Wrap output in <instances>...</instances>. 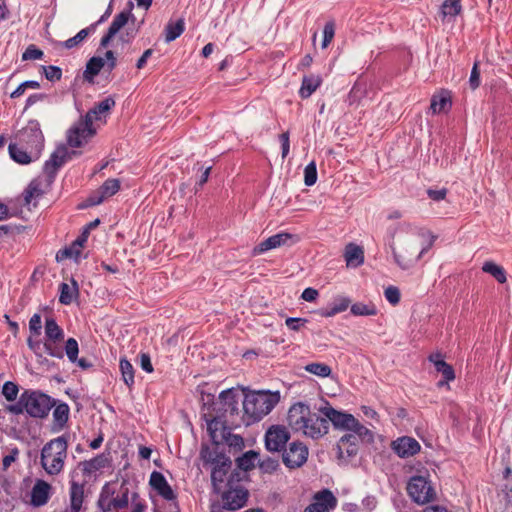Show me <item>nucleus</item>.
<instances>
[{
  "instance_id": "15",
  "label": "nucleus",
  "mask_w": 512,
  "mask_h": 512,
  "mask_svg": "<svg viewBox=\"0 0 512 512\" xmlns=\"http://www.w3.org/2000/svg\"><path fill=\"white\" fill-rule=\"evenodd\" d=\"M134 20L131 9L124 10L117 14L110 24L107 33L101 38L100 47L106 48L111 40L120 32V30L128 24L129 20Z\"/></svg>"
},
{
  "instance_id": "26",
  "label": "nucleus",
  "mask_w": 512,
  "mask_h": 512,
  "mask_svg": "<svg viewBox=\"0 0 512 512\" xmlns=\"http://www.w3.org/2000/svg\"><path fill=\"white\" fill-rule=\"evenodd\" d=\"M69 496L70 505L64 512H80L84 501V485L72 481Z\"/></svg>"
},
{
  "instance_id": "28",
  "label": "nucleus",
  "mask_w": 512,
  "mask_h": 512,
  "mask_svg": "<svg viewBox=\"0 0 512 512\" xmlns=\"http://www.w3.org/2000/svg\"><path fill=\"white\" fill-rule=\"evenodd\" d=\"M322 78L319 75H308L302 79V84L299 90L301 98L306 99L312 95L313 92L321 85Z\"/></svg>"
},
{
  "instance_id": "4",
  "label": "nucleus",
  "mask_w": 512,
  "mask_h": 512,
  "mask_svg": "<svg viewBox=\"0 0 512 512\" xmlns=\"http://www.w3.org/2000/svg\"><path fill=\"white\" fill-rule=\"evenodd\" d=\"M67 449L68 437L66 435L54 438L43 446L40 462L47 474L54 476L63 470Z\"/></svg>"
},
{
  "instance_id": "52",
  "label": "nucleus",
  "mask_w": 512,
  "mask_h": 512,
  "mask_svg": "<svg viewBox=\"0 0 512 512\" xmlns=\"http://www.w3.org/2000/svg\"><path fill=\"white\" fill-rule=\"evenodd\" d=\"M65 352L71 362H76L79 352L78 343L74 338H69L65 344Z\"/></svg>"
},
{
  "instance_id": "64",
  "label": "nucleus",
  "mask_w": 512,
  "mask_h": 512,
  "mask_svg": "<svg viewBox=\"0 0 512 512\" xmlns=\"http://www.w3.org/2000/svg\"><path fill=\"white\" fill-rule=\"evenodd\" d=\"M318 297V291L314 288H306L301 295V298L307 302H313Z\"/></svg>"
},
{
  "instance_id": "36",
  "label": "nucleus",
  "mask_w": 512,
  "mask_h": 512,
  "mask_svg": "<svg viewBox=\"0 0 512 512\" xmlns=\"http://www.w3.org/2000/svg\"><path fill=\"white\" fill-rule=\"evenodd\" d=\"M184 29L185 24L183 19H179L176 22H169L164 30L165 41L167 43L174 41L184 32Z\"/></svg>"
},
{
  "instance_id": "49",
  "label": "nucleus",
  "mask_w": 512,
  "mask_h": 512,
  "mask_svg": "<svg viewBox=\"0 0 512 512\" xmlns=\"http://www.w3.org/2000/svg\"><path fill=\"white\" fill-rule=\"evenodd\" d=\"M317 181V168L314 161L310 162L304 169V183L307 186H312Z\"/></svg>"
},
{
  "instance_id": "12",
  "label": "nucleus",
  "mask_w": 512,
  "mask_h": 512,
  "mask_svg": "<svg viewBox=\"0 0 512 512\" xmlns=\"http://www.w3.org/2000/svg\"><path fill=\"white\" fill-rule=\"evenodd\" d=\"M128 492V488H125L120 495L113 497L107 502L104 499H100L99 504L103 512H120L122 509L127 508L129 504ZM144 509L145 505L138 502L133 504L131 512H144Z\"/></svg>"
},
{
  "instance_id": "3",
  "label": "nucleus",
  "mask_w": 512,
  "mask_h": 512,
  "mask_svg": "<svg viewBox=\"0 0 512 512\" xmlns=\"http://www.w3.org/2000/svg\"><path fill=\"white\" fill-rule=\"evenodd\" d=\"M280 400L279 392L255 391L245 395L243 410L247 423L260 421Z\"/></svg>"
},
{
  "instance_id": "62",
  "label": "nucleus",
  "mask_w": 512,
  "mask_h": 512,
  "mask_svg": "<svg viewBox=\"0 0 512 512\" xmlns=\"http://www.w3.org/2000/svg\"><path fill=\"white\" fill-rule=\"evenodd\" d=\"M427 195L429 196L430 199H432L434 201H441V200L445 199V197L447 195V189L446 188H442L440 190L428 189Z\"/></svg>"
},
{
  "instance_id": "32",
  "label": "nucleus",
  "mask_w": 512,
  "mask_h": 512,
  "mask_svg": "<svg viewBox=\"0 0 512 512\" xmlns=\"http://www.w3.org/2000/svg\"><path fill=\"white\" fill-rule=\"evenodd\" d=\"M78 291V284L74 279H72V286L67 283H61L59 302L64 305L71 304L75 296L78 295Z\"/></svg>"
},
{
  "instance_id": "63",
  "label": "nucleus",
  "mask_w": 512,
  "mask_h": 512,
  "mask_svg": "<svg viewBox=\"0 0 512 512\" xmlns=\"http://www.w3.org/2000/svg\"><path fill=\"white\" fill-rule=\"evenodd\" d=\"M140 365H141V368L144 371H146L147 373L153 372V366H152L149 354L142 353L140 355Z\"/></svg>"
},
{
  "instance_id": "11",
  "label": "nucleus",
  "mask_w": 512,
  "mask_h": 512,
  "mask_svg": "<svg viewBox=\"0 0 512 512\" xmlns=\"http://www.w3.org/2000/svg\"><path fill=\"white\" fill-rule=\"evenodd\" d=\"M319 411L336 429L351 431L356 423V418L352 414L338 411L329 405L321 407Z\"/></svg>"
},
{
  "instance_id": "55",
  "label": "nucleus",
  "mask_w": 512,
  "mask_h": 512,
  "mask_svg": "<svg viewBox=\"0 0 512 512\" xmlns=\"http://www.w3.org/2000/svg\"><path fill=\"white\" fill-rule=\"evenodd\" d=\"M385 298L391 304L395 305L400 301V291L395 286H389L384 291Z\"/></svg>"
},
{
  "instance_id": "59",
  "label": "nucleus",
  "mask_w": 512,
  "mask_h": 512,
  "mask_svg": "<svg viewBox=\"0 0 512 512\" xmlns=\"http://www.w3.org/2000/svg\"><path fill=\"white\" fill-rule=\"evenodd\" d=\"M279 141L281 143V148H282V159H285L290 151L289 132L286 131V132L280 134Z\"/></svg>"
},
{
  "instance_id": "23",
  "label": "nucleus",
  "mask_w": 512,
  "mask_h": 512,
  "mask_svg": "<svg viewBox=\"0 0 512 512\" xmlns=\"http://www.w3.org/2000/svg\"><path fill=\"white\" fill-rule=\"evenodd\" d=\"M149 484L165 500L171 501L176 498L174 491L162 473L153 471L150 475Z\"/></svg>"
},
{
  "instance_id": "53",
  "label": "nucleus",
  "mask_w": 512,
  "mask_h": 512,
  "mask_svg": "<svg viewBox=\"0 0 512 512\" xmlns=\"http://www.w3.org/2000/svg\"><path fill=\"white\" fill-rule=\"evenodd\" d=\"M350 305V299L346 297H342L336 300L334 303V306L332 307L331 311L328 312L327 316H332L337 313L345 311Z\"/></svg>"
},
{
  "instance_id": "44",
  "label": "nucleus",
  "mask_w": 512,
  "mask_h": 512,
  "mask_svg": "<svg viewBox=\"0 0 512 512\" xmlns=\"http://www.w3.org/2000/svg\"><path fill=\"white\" fill-rule=\"evenodd\" d=\"M258 454L254 451H248L236 460L239 469L249 471L254 468V461Z\"/></svg>"
},
{
  "instance_id": "25",
  "label": "nucleus",
  "mask_w": 512,
  "mask_h": 512,
  "mask_svg": "<svg viewBox=\"0 0 512 512\" xmlns=\"http://www.w3.org/2000/svg\"><path fill=\"white\" fill-rule=\"evenodd\" d=\"M429 361L434 364L436 371L441 373L443 376V380L438 382V386L441 387L455 379L453 367L442 359V355L440 353L431 354L429 356Z\"/></svg>"
},
{
  "instance_id": "61",
  "label": "nucleus",
  "mask_w": 512,
  "mask_h": 512,
  "mask_svg": "<svg viewBox=\"0 0 512 512\" xmlns=\"http://www.w3.org/2000/svg\"><path fill=\"white\" fill-rule=\"evenodd\" d=\"M18 455H19L18 448H12L10 450V453L8 455L4 456V458H3V461H2L3 469L4 470L8 469L10 467V465L16 461Z\"/></svg>"
},
{
  "instance_id": "2",
  "label": "nucleus",
  "mask_w": 512,
  "mask_h": 512,
  "mask_svg": "<svg viewBox=\"0 0 512 512\" xmlns=\"http://www.w3.org/2000/svg\"><path fill=\"white\" fill-rule=\"evenodd\" d=\"M287 420L293 430L302 431L313 439L324 436L329 429L327 417L311 412L303 403H296L289 409Z\"/></svg>"
},
{
  "instance_id": "33",
  "label": "nucleus",
  "mask_w": 512,
  "mask_h": 512,
  "mask_svg": "<svg viewBox=\"0 0 512 512\" xmlns=\"http://www.w3.org/2000/svg\"><path fill=\"white\" fill-rule=\"evenodd\" d=\"M247 493L242 490L229 492L225 495L226 505L230 510H236L243 507L246 503Z\"/></svg>"
},
{
  "instance_id": "42",
  "label": "nucleus",
  "mask_w": 512,
  "mask_h": 512,
  "mask_svg": "<svg viewBox=\"0 0 512 512\" xmlns=\"http://www.w3.org/2000/svg\"><path fill=\"white\" fill-rule=\"evenodd\" d=\"M120 370H121L122 379H123L124 383L129 388H131L132 385L134 384V369H133L132 364L126 359H121L120 360Z\"/></svg>"
},
{
  "instance_id": "60",
  "label": "nucleus",
  "mask_w": 512,
  "mask_h": 512,
  "mask_svg": "<svg viewBox=\"0 0 512 512\" xmlns=\"http://www.w3.org/2000/svg\"><path fill=\"white\" fill-rule=\"evenodd\" d=\"M306 322L307 320L303 318L289 317L286 319L285 324L289 329L298 331L300 327L303 326Z\"/></svg>"
},
{
  "instance_id": "51",
  "label": "nucleus",
  "mask_w": 512,
  "mask_h": 512,
  "mask_svg": "<svg viewBox=\"0 0 512 512\" xmlns=\"http://www.w3.org/2000/svg\"><path fill=\"white\" fill-rule=\"evenodd\" d=\"M335 35V24L333 21H328L323 29L322 48L325 49L332 42Z\"/></svg>"
},
{
  "instance_id": "16",
  "label": "nucleus",
  "mask_w": 512,
  "mask_h": 512,
  "mask_svg": "<svg viewBox=\"0 0 512 512\" xmlns=\"http://www.w3.org/2000/svg\"><path fill=\"white\" fill-rule=\"evenodd\" d=\"M337 504L334 494L324 489L314 496V502L307 506L304 512H329Z\"/></svg>"
},
{
  "instance_id": "8",
  "label": "nucleus",
  "mask_w": 512,
  "mask_h": 512,
  "mask_svg": "<svg viewBox=\"0 0 512 512\" xmlns=\"http://www.w3.org/2000/svg\"><path fill=\"white\" fill-rule=\"evenodd\" d=\"M17 139L19 144L25 145L27 149L37 156L44 143V136L37 121H29L28 124L22 128L18 134Z\"/></svg>"
},
{
  "instance_id": "43",
  "label": "nucleus",
  "mask_w": 512,
  "mask_h": 512,
  "mask_svg": "<svg viewBox=\"0 0 512 512\" xmlns=\"http://www.w3.org/2000/svg\"><path fill=\"white\" fill-rule=\"evenodd\" d=\"M351 432H353V435H356L358 437V442L366 441V442H372L374 439V435L371 430H369L367 427L363 426L357 419L356 423L353 425Z\"/></svg>"
},
{
  "instance_id": "30",
  "label": "nucleus",
  "mask_w": 512,
  "mask_h": 512,
  "mask_svg": "<svg viewBox=\"0 0 512 512\" xmlns=\"http://www.w3.org/2000/svg\"><path fill=\"white\" fill-rule=\"evenodd\" d=\"M231 467V460H228L224 466L221 464L211 467V482L214 490L218 493L221 490V484L224 482V478Z\"/></svg>"
},
{
  "instance_id": "46",
  "label": "nucleus",
  "mask_w": 512,
  "mask_h": 512,
  "mask_svg": "<svg viewBox=\"0 0 512 512\" xmlns=\"http://www.w3.org/2000/svg\"><path fill=\"white\" fill-rule=\"evenodd\" d=\"M106 458L102 455L96 456L91 460L84 461L82 463L83 465V471L86 473H93L97 470H100L101 468L105 467Z\"/></svg>"
},
{
  "instance_id": "18",
  "label": "nucleus",
  "mask_w": 512,
  "mask_h": 512,
  "mask_svg": "<svg viewBox=\"0 0 512 512\" xmlns=\"http://www.w3.org/2000/svg\"><path fill=\"white\" fill-rule=\"evenodd\" d=\"M358 449V437L353 434H345L337 443L338 458L349 461L357 455Z\"/></svg>"
},
{
  "instance_id": "39",
  "label": "nucleus",
  "mask_w": 512,
  "mask_h": 512,
  "mask_svg": "<svg viewBox=\"0 0 512 512\" xmlns=\"http://www.w3.org/2000/svg\"><path fill=\"white\" fill-rule=\"evenodd\" d=\"M304 369L305 371L322 378L329 377L332 373V369L329 365L320 362L309 363L304 367Z\"/></svg>"
},
{
  "instance_id": "17",
  "label": "nucleus",
  "mask_w": 512,
  "mask_h": 512,
  "mask_svg": "<svg viewBox=\"0 0 512 512\" xmlns=\"http://www.w3.org/2000/svg\"><path fill=\"white\" fill-rule=\"evenodd\" d=\"M75 154V152H72ZM71 157V153L65 146H59L45 162L44 172L51 181L57 173V170Z\"/></svg>"
},
{
  "instance_id": "37",
  "label": "nucleus",
  "mask_w": 512,
  "mask_h": 512,
  "mask_svg": "<svg viewBox=\"0 0 512 512\" xmlns=\"http://www.w3.org/2000/svg\"><path fill=\"white\" fill-rule=\"evenodd\" d=\"M482 270L493 276L501 284L507 281L504 268L493 261H486L482 266Z\"/></svg>"
},
{
  "instance_id": "54",
  "label": "nucleus",
  "mask_w": 512,
  "mask_h": 512,
  "mask_svg": "<svg viewBox=\"0 0 512 512\" xmlns=\"http://www.w3.org/2000/svg\"><path fill=\"white\" fill-rule=\"evenodd\" d=\"M43 69H44L45 77L49 81H59L62 77V70H61V68H59L57 66H53V65H50L47 67L44 66Z\"/></svg>"
},
{
  "instance_id": "21",
  "label": "nucleus",
  "mask_w": 512,
  "mask_h": 512,
  "mask_svg": "<svg viewBox=\"0 0 512 512\" xmlns=\"http://www.w3.org/2000/svg\"><path fill=\"white\" fill-rule=\"evenodd\" d=\"M393 451L401 458L414 456L420 451V444L412 437L403 436L392 442Z\"/></svg>"
},
{
  "instance_id": "6",
  "label": "nucleus",
  "mask_w": 512,
  "mask_h": 512,
  "mask_svg": "<svg viewBox=\"0 0 512 512\" xmlns=\"http://www.w3.org/2000/svg\"><path fill=\"white\" fill-rule=\"evenodd\" d=\"M27 414L33 418H45L48 416L51 408L55 405V400L50 396L34 390H25Z\"/></svg>"
},
{
  "instance_id": "10",
  "label": "nucleus",
  "mask_w": 512,
  "mask_h": 512,
  "mask_svg": "<svg viewBox=\"0 0 512 512\" xmlns=\"http://www.w3.org/2000/svg\"><path fill=\"white\" fill-rule=\"evenodd\" d=\"M290 438L286 427L281 425L271 426L265 434V447L271 452H280Z\"/></svg>"
},
{
  "instance_id": "9",
  "label": "nucleus",
  "mask_w": 512,
  "mask_h": 512,
  "mask_svg": "<svg viewBox=\"0 0 512 512\" xmlns=\"http://www.w3.org/2000/svg\"><path fill=\"white\" fill-rule=\"evenodd\" d=\"M45 336L46 341L43 344L45 352L52 357L63 358V351L56 343L64 339V332L52 317L45 320Z\"/></svg>"
},
{
  "instance_id": "35",
  "label": "nucleus",
  "mask_w": 512,
  "mask_h": 512,
  "mask_svg": "<svg viewBox=\"0 0 512 512\" xmlns=\"http://www.w3.org/2000/svg\"><path fill=\"white\" fill-rule=\"evenodd\" d=\"M105 66V59L102 57H92L88 60L86 64V69L84 71V78L86 80L91 81L92 78L99 74L101 69Z\"/></svg>"
},
{
  "instance_id": "50",
  "label": "nucleus",
  "mask_w": 512,
  "mask_h": 512,
  "mask_svg": "<svg viewBox=\"0 0 512 512\" xmlns=\"http://www.w3.org/2000/svg\"><path fill=\"white\" fill-rule=\"evenodd\" d=\"M19 389L17 384L12 381H7L2 387V394L7 401H14L17 398Z\"/></svg>"
},
{
  "instance_id": "41",
  "label": "nucleus",
  "mask_w": 512,
  "mask_h": 512,
  "mask_svg": "<svg viewBox=\"0 0 512 512\" xmlns=\"http://www.w3.org/2000/svg\"><path fill=\"white\" fill-rule=\"evenodd\" d=\"M351 313L355 316H372L377 314V309L374 304L357 302L351 306Z\"/></svg>"
},
{
  "instance_id": "14",
  "label": "nucleus",
  "mask_w": 512,
  "mask_h": 512,
  "mask_svg": "<svg viewBox=\"0 0 512 512\" xmlns=\"http://www.w3.org/2000/svg\"><path fill=\"white\" fill-rule=\"evenodd\" d=\"M120 189L118 179H107L98 190L92 193L81 207H90L101 204L106 198L113 196Z\"/></svg>"
},
{
  "instance_id": "13",
  "label": "nucleus",
  "mask_w": 512,
  "mask_h": 512,
  "mask_svg": "<svg viewBox=\"0 0 512 512\" xmlns=\"http://www.w3.org/2000/svg\"><path fill=\"white\" fill-rule=\"evenodd\" d=\"M308 458V448L301 442H292L283 451V463L289 468L301 467Z\"/></svg>"
},
{
  "instance_id": "34",
  "label": "nucleus",
  "mask_w": 512,
  "mask_h": 512,
  "mask_svg": "<svg viewBox=\"0 0 512 512\" xmlns=\"http://www.w3.org/2000/svg\"><path fill=\"white\" fill-rule=\"evenodd\" d=\"M31 150L28 152L27 148L23 149L22 147H19L18 144H10L9 145V154L11 158L20 164H28L32 161V154Z\"/></svg>"
},
{
  "instance_id": "29",
  "label": "nucleus",
  "mask_w": 512,
  "mask_h": 512,
  "mask_svg": "<svg viewBox=\"0 0 512 512\" xmlns=\"http://www.w3.org/2000/svg\"><path fill=\"white\" fill-rule=\"evenodd\" d=\"M344 256H345L347 265L357 267L364 262L363 249L354 243H349L346 246Z\"/></svg>"
},
{
  "instance_id": "19",
  "label": "nucleus",
  "mask_w": 512,
  "mask_h": 512,
  "mask_svg": "<svg viewBox=\"0 0 512 512\" xmlns=\"http://www.w3.org/2000/svg\"><path fill=\"white\" fill-rule=\"evenodd\" d=\"M52 495V486L42 479H37L31 490L30 504L34 507L46 505Z\"/></svg>"
},
{
  "instance_id": "20",
  "label": "nucleus",
  "mask_w": 512,
  "mask_h": 512,
  "mask_svg": "<svg viewBox=\"0 0 512 512\" xmlns=\"http://www.w3.org/2000/svg\"><path fill=\"white\" fill-rule=\"evenodd\" d=\"M41 329V316L39 314H34L29 320L30 336L27 339V345L29 349L32 350L38 358L42 357V354L40 352L42 343L38 339L39 336L41 335Z\"/></svg>"
},
{
  "instance_id": "38",
  "label": "nucleus",
  "mask_w": 512,
  "mask_h": 512,
  "mask_svg": "<svg viewBox=\"0 0 512 512\" xmlns=\"http://www.w3.org/2000/svg\"><path fill=\"white\" fill-rule=\"evenodd\" d=\"M23 195L25 204L29 205L33 199H37L43 195L41 183L38 180L31 181Z\"/></svg>"
},
{
  "instance_id": "1",
  "label": "nucleus",
  "mask_w": 512,
  "mask_h": 512,
  "mask_svg": "<svg viewBox=\"0 0 512 512\" xmlns=\"http://www.w3.org/2000/svg\"><path fill=\"white\" fill-rule=\"evenodd\" d=\"M115 106V100L107 97L90 109L84 117H81L67 132V143L70 147L83 146L93 137L96 130L93 128V120H101Z\"/></svg>"
},
{
  "instance_id": "48",
  "label": "nucleus",
  "mask_w": 512,
  "mask_h": 512,
  "mask_svg": "<svg viewBox=\"0 0 512 512\" xmlns=\"http://www.w3.org/2000/svg\"><path fill=\"white\" fill-rule=\"evenodd\" d=\"M25 403H26V398H25V393L23 392L20 395L19 400L14 404L7 405L5 407V410L14 415H19V414H22L23 412L27 413V406Z\"/></svg>"
},
{
  "instance_id": "7",
  "label": "nucleus",
  "mask_w": 512,
  "mask_h": 512,
  "mask_svg": "<svg viewBox=\"0 0 512 512\" xmlns=\"http://www.w3.org/2000/svg\"><path fill=\"white\" fill-rule=\"evenodd\" d=\"M407 492L411 499L420 505L432 502L436 493L430 482L423 476H413L407 484Z\"/></svg>"
},
{
  "instance_id": "45",
  "label": "nucleus",
  "mask_w": 512,
  "mask_h": 512,
  "mask_svg": "<svg viewBox=\"0 0 512 512\" xmlns=\"http://www.w3.org/2000/svg\"><path fill=\"white\" fill-rule=\"evenodd\" d=\"M450 106V98L448 95L441 94L434 96L431 100L430 109L434 114L440 113Z\"/></svg>"
},
{
  "instance_id": "56",
  "label": "nucleus",
  "mask_w": 512,
  "mask_h": 512,
  "mask_svg": "<svg viewBox=\"0 0 512 512\" xmlns=\"http://www.w3.org/2000/svg\"><path fill=\"white\" fill-rule=\"evenodd\" d=\"M43 56L42 50L36 48L34 45H30L22 55L23 60H37Z\"/></svg>"
},
{
  "instance_id": "40",
  "label": "nucleus",
  "mask_w": 512,
  "mask_h": 512,
  "mask_svg": "<svg viewBox=\"0 0 512 512\" xmlns=\"http://www.w3.org/2000/svg\"><path fill=\"white\" fill-rule=\"evenodd\" d=\"M461 10V0H445L441 6V13L443 17H455L460 14Z\"/></svg>"
},
{
  "instance_id": "47",
  "label": "nucleus",
  "mask_w": 512,
  "mask_h": 512,
  "mask_svg": "<svg viewBox=\"0 0 512 512\" xmlns=\"http://www.w3.org/2000/svg\"><path fill=\"white\" fill-rule=\"evenodd\" d=\"M219 398L227 406L226 411L230 409V411L233 413L234 411L237 410L238 402L236 400V395L232 391V389L222 391L219 395Z\"/></svg>"
},
{
  "instance_id": "58",
  "label": "nucleus",
  "mask_w": 512,
  "mask_h": 512,
  "mask_svg": "<svg viewBox=\"0 0 512 512\" xmlns=\"http://www.w3.org/2000/svg\"><path fill=\"white\" fill-rule=\"evenodd\" d=\"M469 85L472 90H475L480 85V71L478 68V62H475L471 70Z\"/></svg>"
},
{
  "instance_id": "31",
  "label": "nucleus",
  "mask_w": 512,
  "mask_h": 512,
  "mask_svg": "<svg viewBox=\"0 0 512 512\" xmlns=\"http://www.w3.org/2000/svg\"><path fill=\"white\" fill-rule=\"evenodd\" d=\"M104 20V16L101 17V19L91 26L84 28L80 30L74 37H71L64 41L61 45L65 47L66 49H72L76 46H78L80 43H82L90 33L94 32L95 27L98 23L102 22Z\"/></svg>"
},
{
  "instance_id": "24",
  "label": "nucleus",
  "mask_w": 512,
  "mask_h": 512,
  "mask_svg": "<svg viewBox=\"0 0 512 512\" xmlns=\"http://www.w3.org/2000/svg\"><path fill=\"white\" fill-rule=\"evenodd\" d=\"M200 458L203 461L204 466H216L221 464L224 466L225 463L230 460L223 452H220L218 448H210L207 445L202 446L200 451Z\"/></svg>"
},
{
  "instance_id": "57",
  "label": "nucleus",
  "mask_w": 512,
  "mask_h": 512,
  "mask_svg": "<svg viewBox=\"0 0 512 512\" xmlns=\"http://www.w3.org/2000/svg\"><path fill=\"white\" fill-rule=\"evenodd\" d=\"M137 31H138L137 29L127 28L125 33H121L119 35L118 41H117V46L121 45L123 47L125 44L130 43L132 41V39L135 38Z\"/></svg>"
},
{
  "instance_id": "22",
  "label": "nucleus",
  "mask_w": 512,
  "mask_h": 512,
  "mask_svg": "<svg viewBox=\"0 0 512 512\" xmlns=\"http://www.w3.org/2000/svg\"><path fill=\"white\" fill-rule=\"evenodd\" d=\"M292 237V234L284 232L272 235L265 239L264 241L260 242L258 245H256L253 248L252 254L256 256L265 253L271 249L281 247L285 245L288 242V240L292 239Z\"/></svg>"
},
{
  "instance_id": "27",
  "label": "nucleus",
  "mask_w": 512,
  "mask_h": 512,
  "mask_svg": "<svg viewBox=\"0 0 512 512\" xmlns=\"http://www.w3.org/2000/svg\"><path fill=\"white\" fill-rule=\"evenodd\" d=\"M53 431H60L64 428L69 419V406L66 403H59L53 406Z\"/></svg>"
},
{
  "instance_id": "5",
  "label": "nucleus",
  "mask_w": 512,
  "mask_h": 512,
  "mask_svg": "<svg viewBox=\"0 0 512 512\" xmlns=\"http://www.w3.org/2000/svg\"><path fill=\"white\" fill-rule=\"evenodd\" d=\"M436 236L428 233L427 242L419 249L416 238H407L398 248L392 246L395 263L403 270L413 267L418 260L434 245Z\"/></svg>"
}]
</instances>
